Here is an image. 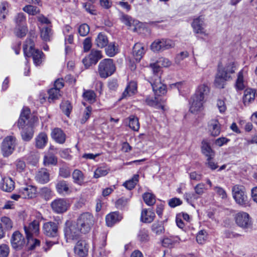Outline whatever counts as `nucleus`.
Listing matches in <instances>:
<instances>
[{"label":"nucleus","instance_id":"60","mask_svg":"<svg viewBox=\"0 0 257 257\" xmlns=\"http://www.w3.org/2000/svg\"><path fill=\"white\" fill-rule=\"evenodd\" d=\"M128 201L127 198L122 197L116 201L115 206L118 209H122L127 205Z\"/></svg>","mask_w":257,"mask_h":257},{"label":"nucleus","instance_id":"63","mask_svg":"<svg viewBox=\"0 0 257 257\" xmlns=\"http://www.w3.org/2000/svg\"><path fill=\"white\" fill-rule=\"evenodd\" d=\"M155 64L158 66L160 68V66L163 67H167L171 65V62L169 60L166 58H160L157 61V63H154Z\"/></svg>","mask_w":257,"mask_h":257},{"label":"nucleus","instance_id":"45","mask_svg":"<svg viewBox=\"0 0 257 257\" xmlns=\"http://www.w3.org/2000/svg\"><path fill=\"white\" fill-rule=\"evenodd\" d=\"M72 177L74 182L80 185L84 180L83 175L82 172L79 170H75L72 173Z\"/></svg>","mask_w":257,"mask_h":257},{"label":"nucleus","instance_id":"31","mask_svg":"<svg viewBox=\"0 0 257 257\" xmlns=\"http://www.w3.org/2000/svg\"><path fill=\"white\" fill-rule=\"evenodd\" d=\"M137 85L135 81L130 82L122 94V98H126L134 94L137 91Z\"/></svg>","mask_w":257,"mask_h":257},{"label":"nucleus","instance_id":"6","mask_svg":"<svg viewBox=\"0 0 257 257\" xmlns=\"http://www.w3.org/2000/svg\"><path fill=\"white\" fill-rule=\"evenodd\" d=\"M232 193L235 202L239 205L246 207L249 206V201L244 186L235 185L232 188Z\"/></svg>","mask_w":257,"mask_h":257},{"label":"nucleus","instance_id":"3","mask_svg":"<svg viewBox=\"0 0 257 257\" xmlns=\"http://www.w3.org/2000/svg\"><path fill=\"white\" fill-rule=\"evenodd\" d=\"M209 91V88L206 84H202L198 86L190 101V111L191 113H195L202 109Z\"/></svg>","mask_w":257,"mask_h":257},{"label":"nucleus","instance_id":"41","mask_svg":"<svg viewBox=\"0 0 257 257\" xmlns=\"http://www.w3.org/2000/svg\"><path fill=\"white\" fill-rule=\"evenodd\" d=\"M84 99L89 103H93L96 100V94L93 90H84L83 93Z\"/></svg>","mask_w":257,"mask_h":257},{"label":"nucleus","instance_id":"64","mask_svg":"<svg viewBox=\"0 0 257 257\" xmlns=\"http://www.w3.org/2000/svg\"><path fill=\"white\" fill-rule=\"evenodd\" d=\"M10 248L6 244L0 245V257H7L9 254Z\"/></svg>","mask_w":257,"mask_h":257},{"label":"nucleus","instance_id":"2","mask_svg":"<svg viewBox=\"0 0 257 257\" xmlns=\"http://www.w3.org/2000/svg\"><path fill=\"white\" fill-rule=\"evenodd\" d=\"M150 66L152 69L153 75L148 78V82L156 95H164L167 92V86L162 82L161 79L162 73L161 68L155 64H151Z\"/></svg>","mask_w":257,"mask_h":257},{"label":"nucleus","instance_id":"11","mask_svg":"<svg viewBox=\"0 0 257 257\" xmlns=\"http://www.w3.org/2000/svg\"><path fill=\"white\" fill-rule=\"evenodd\" d=\"M16 140L13 136H7L3 141L2 145V152L4 157L11 155L15 149Z\"/></svg>","mask_w":257,"mask_h":257},{"label":"nucleus","instance_id":"12","mask_svg":"<svg viewBox=\"0 0 257 257\" xmlns=\"http://www.w3.org/2000/svg\"><path fill=\"white\" fill-rule=\"evenodd\" d=\"M69 207L68 200L65 198L56 199L51 203V207L53 211L57 214L66 212Z\"/></svg>","mask_w":257,"mask_h":257},{"label":"nucleus","instance_id":"17","mask_svg":"<svg viewBox=\"0 0 257 257\" xmlns=\"http://www.w3.org/2000/svg\"><path fill=\"white\" fill-rule=\"evenodd\" d=\"M118 17L120 21L128 27L134 26V31L136 30V26L139 23L137 20H134L131 16L124 14L123 12L119 11L118 12Z\"/></svg>","mask_w":257,"mask_h":257},{"label":"nucleus","instance_id":"18","mask_svg":"<svg viewBox=\"0 0 257 257\" xmlns=\"http://www.w3.org/2000/svg\"><path fill=\"white\" fill-rule=\"evenodd\" d=\"M21 194V198L30 199L35 197L37 193V188L32 185H27L19 189Z\"/></svg>","mask_w":257,"mask_h":257},{"label":"nucleus","instance_id":"27","mask_svg":"<svg viewBox=\"0 0 257 257\" xmlns=\"http://www.w3.org/2000/svg\"><path fill=\"white\" fill-rule=\"evenodd\" d=\"M56 189L59 194L67 195L71 192L68 184L65 181L62 180L57 182L56 185Z\"/></svg>","mask_w":257,"mask_h":257},{"label":"nucleus","instance_id":"58","mask_svg":"<svg viewBox=\"0 0 257 257\" xmlns=\"http://www.w3.org/2000/svg\"><path fill=\"white\" fill-rule=\"evenodd\" d=\"M40 195L46 200L50 199L52 196V191L47 187H43L40 191Z\"/></svg>","mask_w":257,"mask_h":257},{"label":"nucleus","instance_id":"35","mask_svg":"<svg viewBox=\"0 0 257 257\" xmlns=\"http://www.w3.org/2000/svg\"><path fill=\"white\" fill-rule=\"evenodd\" d=\"M48 137L45 133H40L36 138V146L39 149H43L47 144Z\"/></svg>","mask_w":257,"mask_h":257},{"label":"nucleus","instance_id":"15","mask_svg":"<svg viewBox=\"0 0 257 257\" xmlns=\"http://www.w3.org/2000/svg\"><path fill=\"white\" fill-rule=\"evenodd\" d=\"M191 26L195 33L206 35L204 28V18L203 16H200L194 19Z\"/></svg>","mask_w":257,"mask_h":257},{"label":"nucleus","instance_id":"62","mask_svg":"<svg viewBox=\"0 0 257 257\" xmlns=\"http://www.w3.org/2000/svg\"><path fill=\"white\" fill-rule=\"evenodd\" d=\"M108 173V171L107 170L102 167H99L95 171L94 173V177L95 178H98L100 177L106 175Z\"/></svg>","mask_w":257,"mask_h":257},{"label":"nucleus","instance_id":"7","mask_svg":"<svg viewBox=\"0 0 257 257\" xmlns=\"http://www.w3.org/2000/svg\"><path fill=\"white\" fill-rule=\"evenodd\" d=\"M115 66L111 59H104L98 65V72L101 78H106L115 71Z\"/></svg>","mask_w":257,"mask_h":257},{"label":"nucleus","instance_id":"34","mask_svg":"<svg viewBox=\"0 0 257 257\" xmlns=\"http://www.w3.org/2000/svg\"><path fill=\"white\" fill-rule=\"evenodd\" d=\"M180 239L178 236L165 237L162 241V245L165 247H172L175 244L179 243Z\"/></svg>","mask_w":257,"mask_h":257},{"label":"nucleus","instance_id":"44","mask_svg":"<svg viewBox=\"0 0 257 257\" xmlns=\"http://www.w3.org/2000/svg\"><path fill=\"white\" fill-rule=\"evenodd\" d=\"M129 127L134 131H138L140 128V123L138 117L132 115L129 117Z\"/></svg>","mask_w":257,"mask_h":257},{"label":"nucleus","instance_id":"21","mask_svg":"<svg viewBox=\"0 0 257 257\" xmlns=\"http://www.w3.org/2000/svg\"><path fill=\"white\" fill-rule=\"evenodd\" d=\"M0 187L5 192H11L15 188V182L11 178L4 177L2 179Z\"/></svg>","mask_w":257,"mask_h":257},{"label":"nucleus","instance_id":"29","mask_svg":"<svg viewBox=\"0 0 257 257\" xmlns=\"http://www.w3.org/2000/svg\"><path fill=\"white\" fill-rule=\"evenodd\" d=\"M256 92L254 89L247 88L244 90L243 102L245 105H248L253 102L255 97Z\"/></svg>","mask_w":257,"mask_h":257},{"label":"nucleus","instance_id":"23","mask_svg":"<svg viewBox=\"0 0 257 257\" xmlns=\"http://www.w3.org/2000/svg\"><path fill=\"white\" fill-rule=\"evenodd\" d=\"M51 137L55 141L59 144H64L66 140V135L59 128H55L51 132Z\"/></svg>","mask_w":257,"mask_h":257},{"label":"nucleus","instance_id":"53","mask_svg":"<svg viewBox=\"0 0 257 257\" xmlns=\"http://www.w3.org/2000/svg\"><path fill=\"white\" fill-rule=\"evenodd\" d=\"M61 108L63 111V112L67 116H68L72 110V106L71 105V104L70 102L68 101H63L61 105Z\"/></svg>","mask_w":257,"mask_h":257},{"label":"nucleus","instance_id":"46","mask_svg":"<svg viewBox=\"0 0 257 257\" xmlns=\"http://www.w3.org/2000/svg\"><path fill=\"white\" fill-rule=\"evenodd\" d=\"M9 4L6 2L0 3V20H4L8 13Z\"/></svg>","mask_w":257,"mask_h":257},{"label":"nucleus","instance_id":"54","mask_svg":"<svg viewBox=\"0 0 257 257\" xmlns=\"http://www.w3.org/2000/svg\"><path fill=\"white\" fill-rule=\"evenodd\" d=\"M51 34V29L48 27H44L41 31V37L42 39L45 41H49Z\"/></svg>","mask_w":257,"mask_h":257},{"label":"nucleus","instance_id":"19","mask_svg":"<svg viewBox=\"0 0 257 257\" xmlns=\"http://www.w3.org/2000/svg\"><path fill=\"white\" fill-rule=\"evenodd\" d=\"M88 251V245L84 240L78 241L74 247L75 253L81 257L87 255Z\"/></svg>","mask_w":257,"mask_h":257},{"label":"nucleus","instance_id":"4","mask_svg":"<svg viewBox=\"0 0 257 257\" xmlns=\"http://www.w3.org/2000/svg\"><path fill=\"white\" fill-rule=\"evenodd\" d=\"M34 42L32 38L26 40L23 46V51L25 57H33V62L36 66L40 65L44 60V54L38 49L34 48Z\"/></svg>","mask_w":257,"mask_h":257},{"label":"nucleus","instance_id":"52","mask_svg":"<svg viewBox=\"0 0 257 257\" xmlns=\"http://www.w3.org/2000/svg\"><path fill=\"white\" fill-rule=\"evenodd\" d=\"M22 139L25 141H29L32 139L33 136V133L32 132L31 128L28 127L23 130L21 133Z\"/></svg>","mask_w":257,"mask_h":257},{"label":"nucleus","instance_id":"57","mask_svg":"<svg viewBox=\"0 0 257 257\" xmlns=\"http://www.w3.org/2000/svg\"><path fill=\"white\" fill-rule=\"evenodd\" d=\"M207 232L203 230L198 232L196 235V241L199 244H203L207 238Z\"/></svg>","mask_w":257,"mask_h":257},{"label":"nucleus","instance_id":"24","mask_svg":"<svg viewBox=\"0 0 257 257\" xmlns=\"http://www.w3.org/2000/svg\"><path fill=\"white\" fill-rule=\"evenodd\" d=\"M122 218V216L118 212H113L106 216L105 220L106 225L111 227L115 223L119 222Z\"/></svg>","mask_w":257,"mask_h":257},{"label":"nucleus","instance_id":"16","mask_svg":"<svg viewBox=\"0 0 257 257\" xmlns=\"http://www.w3.org/2000/svg\"><path fill=\"white\" fill-rule=\"evenodd\" d=\"M205 190V184L204 183H199L194 187L195 193H186L184 194V198L189 202V200L197 199L198 197L196 195H202Z\"/></svg>","mask_w":257,"mask_h":257},{"label":"nucleus","instance_id":"40","mask_svg":"<svg viewBox=\"0 0 257 257\" xmlns=\"http://www.w3.org/2000/svg\"><path fill=\"white\" fill-rule=\"evenodd\" d=\"M139 175L135 174L133 178L123 183V186L128 190L133 189L139 181Z\"/></svg>","mask_w":257,"mask_h":257},{"label":"nucleus","instance_id":"42","mask_svg":"<svg viewBox=\"0 0 257 257\" xmlns=\"http://www.w3.org/2000/svg\"><path fill=\"white\" fill-rule=\"evenodd\" d=\"M137 236L139 240L142 243L147 242L150 239L149 231L145 228L140 230Z\"/></svg>","mask_w":257,"mask_h":257},{"label":"nucleus","instance_id":"48","mask_svg":"<svg viewBox=\"0 0 257 257\" xmlns=\"http://www.w3.org/2000/svg\"><path fill=\"white\" fill-rule=\"evenodd\" d=\"M144 202L149 206L153 205L156 202L155 196L150 193H145L143 195Z\"/></svg>","mask_w":257,"mask_h":257},{"label":"nucleus","instance_id":"56","mask_svg":"<svg viewBox=\"0 0 257 257\" xmlns=\"http://www.w3.org/2000/svg\"><path fill=\"white\" fill-rule=\"evenodd\" d=\"M16 26L26 25V19L23 13L18 14L15 18Z\"/></svg>","mask_w":257,"mask_h":257},{"label":"nucleus","instance_id":"33","mask_svg":"<svg viewBox=\"0 0 257 257\" xmlns=\"http://www.w3.org/2000/svg\"><path fill=\"white\" fill-rule=\"evenodd\" d=\"M201 151L207 158H213L214 156V151L206 141L203 140L202 142Z\"/></svg>","mask_w":257,"mask_h":257},{"label":"nucleus","instance_id":"25","mask_svg":"<svg viewBox=\"0 0 257 257\" xmlns=\"http://www.w3.org/2000/svg\"><path fill=\"white\" fill-rule=\"evenodd\" d=\"M155 217V214L151 209H143L141 212V220L144 223H151Z\"/></svg>","mask_w":257,"mask_h":257},{"label":"nucleus","instance_id":"9","mask_svg":"<svg viewBox=\"0 0 257 257\" xmlns=\"http://www.w3.org/2000/svg\"><path fill=\"white\" fill-rule=\"evenodd\" d=\"M83 234L75 222L67 224L64 228V235L67 242H69V240L78 239Z\"/></svg>","mask_w":257,"mask_h":257},{"label":"nucleus","instance_id":"37","mask_svg":"<svg viewBox=\"0 0 257 257\" xmlns=\"http://www.w3.org/2000/svg\"><path fill=\"white\" fill-rule=\"evenodd\" d=\"M82 222L87 224H93V216L89 212H85L81 214L78 217Z\"/></svg>","mask_w":257,"mask_h":257},{"label":"nucleus","instance_id":"59","mask_svg":"<svg viewBox=\"0 0 257 257\" xmlns=\"http://www.w3.org/2000/svg\"><path fill=\"white\" fill-rule=\"evenodd\" d=\"M83 8L90 14L93 15H96V11L92 4L88 3H83Z\"/></svg>","mask_w":257,"mask_h":257},{"label":"nucleus","instance_id":"22","mask_svg":"<svg viewBox=\"0 0 257 257\" xmlns=\"http://www.w3.org/2000/svg\"><path fill=\"white\" fill-rule=\"evenodd\" d=\"M36 180L40 184H45L49 181L50 174L45 168L41 169L36 174Z\"/></svg>","mask_w":257,"mask_h":257},{"label":"nucleus","instance_id":"30","mask_svg":"<svg viewBox=\"0 0 257 257\" xmlns=\"http://www.w3.org/2000/svg\"><path fill=\"white\" fill-rule=\"evenodd\" d=\"M209 130L211 135L218 136L220 133V124L217 119L211 120L209 122Z\"/></svg>","mask_w":257,"mask_h":257},{"label":"nucleus","instance_id":"36","mask_svg":"<svg viewBox=\"0 0 257 257\" xmlns=\"http://www.w3.org/2000/svg\"><path fill=\"white\" fill-rule=\"evenodd\" d=\"M95 43L97 47L101 48L107 46L108 43L107 36L104 34L100 33L95 39Z\"/></svg>","mask_w":257,"mask_h":257},{"label":"nucleus","instance_id":"51","mask_svg":"<svg viewBox=\"0 0 257 257\" xmlns=\"http://www.w3.org/2000/svg\"><path fill=\"white\" fill-rule=\"evenodd\" d=\"M57 163V158L52 154H48L44 158V164L45 166L55 165Z\"/></svg>","mask_w":257,"mask_h":257},{"label":"nucleus","instance_id":"38","mask_svg":"<svg viewBox=\"0 0 257 257\" xmlns=\"http://www.w3.org/2000/svg\"><path fill=\"white\" fill-rule=\"evenodd\" d=\"M0 220L2 222V226H4L5 231H10L13 227V221L7 216H3L1 218Z\"/></svg>","mask_w":257,"mask_h":257},{"label":"nucleus","instance_id":"13","mask_svg":"<svg viewBox=\"0 0 257 257\" xmlns=\"http://www.w3.org/2000/svg\"><path fill=\"white\" fill-rule=\"evenodd\" d=\"M102 58L101 51L92 49L90 53L82 60V62L86 67H89L92 64H96Z\"/></svg>","mask_w":257,"mask_h":257},{"label":"nucleus","instance_id":"47","mask_svg":"<svg viewBox=\"0 0 257 257\" xmlns=\"http://www.w3.org/2000/svg\"><path fill=\"white\" fill-rule=\"evenodd\" d=\"M28 32L26 25L16 26L15 30V33L18 37H24Z\"/></svg>","mask_w":257,"mask_h":257},{"label":"nucleus","instance_id":"10","mask_svg":"<svg viewBox=\"0 0 257 257\" xmlns=\"http://www.w3.org/2000/svg\"><path fill=\"white\" fill-rule=\"evenodd\" d=\"M175 45L174 41L170 39H157L152 43L151 49L154 52H159L172 48Z\"/></svg>","mask_w":257,"mask_h":257},{"label":"nucleus","instance_id":"20","mask_svg":"<svg viewBox=\"0 0 257 257\" xmlns=\"http://www.w3.org/2000/svg\"><path fill=\"white\" fill-rule=\"evenodd\" d=\"M24 229L28 239L32 234H37L39 231V222L38 220H35L31 222L28 227L25 226Z\"/></svg>","mask_w":257,"mask_h":257},{"label":"nucleus","instance_id":"26","mask_svg":"<svg viewBox=\"0 0 257 257\" xmlns=\"http://www.w3.org/2000/svg\"><path fill=\"white\" fill-rule=\"evenodd\" d=\"M145 52V47L141 43H136L133 47V55L137 61H140Z\"/></svg>","mask_w":257,"mask_h":257},{"label":"nucleus","instance_id":"32","mask_svg":"<svg viewBox=\"0 0 257 257\" xmlns=\"http://www.w3.org/2000/svg\"><path fill=\"white\" fill-rule=\"evenodd\" d=\"M246 72L244 69H242L237 74V77L235 84V88L237 90H242L245 88L244 74Z\"/></svg>","mask_w":257,"mask_h":257},{"label":"nucleus","instance_id":"49","mask_svg":"<svg viewBox=\"0 0 257 257\" xmlns=\"http://www.w3.org/2000/svg\"><path fill=\"white\" fill-rule=\"evenodd\" d=\"M164 227L162 222H155L152 225V231L157 235L164 232Z\"/></svg>","mask_w":257,"mask_h":257},{"label":"nucleus","instance_id":"8","mask_svg":"<svg viewBox=\"0 0 257 257\" xmlns=\"http://www.w3.org/2000/svg\"><path fill=\"white\" fill-rule=\"evenodd\" d=\"M234 219L236 224L245 231L252 227L251 217L247 212L240 211L234 215Z\"/></svg>","mask_w":257,"mask_h":257},{"label":"nucleus","instance_id":"55","mask_svg":"<svg viewBox=\"0 0 257 257\" xmlns=\"http://www.w3.org/2000/svg\"><path fill=\"white\" fill-rule=\"evenodd\" d=\"M23 10L25 12L32 15H35L40 12L39 8L32 5L26 6L23 8Z\"/></svg>","mask_w":257,"mask_h":257},{"label":"nucleus","instance_id":"61","mask_svg":"<svg viewBox=\"0 0 257 257\" xmlns=\"http://www.w3.org/2000/svg\"><path fill=\"white\" fill-rule=\"evenodd\" d=\"M89 26L86 24H83L79 26L78 32L80 36H85L89 33Z\"/></svg>","mask_w":257,"mask_h":257},{"label":"nucleus","instance_id":"14","mask_svg":"<svg viewBox=\"0 0 257 257\" xmlns=\"http://www.w3.org/2000/svg\"><path fill=\"white\" fill-rule=\"evenodd\" d=\"M11 243L12 247L16 250L22 249L26 244V240L24 237L19 231H15L11 238Z\"/></svg>","mask_w":257,"mask_h":257},{"label":"nucleus","instance_id":"28","mask_svg":"<svg viewBox=\"0 0 257 257\" xmlns=\"http://www.w3.org/2000/svg\"><path fill=\"white\" fill-rule=\"evenodd\" d=\"M30 110L28 108H24L18 120V125L19 128H23L25 124L28 125V120L29 118Z\"/></svg>","mask_w":257,"mask_h":257},{"label":"nucleus","instance_id":"43","mask_svg":"<svg viewBox=\"0 0 257 257\" xmlns=\"http://www.w3.org/2000/svg\"><path fill=\"white\" fill-rule=\"evenodd\" d=\"M118 52V48L114 43H110L105 48L106 54L109 57H113Z\"/></svg>","mask_w":257,"mask_h":257},{"label":"nucleus","instance_id":"50","mask_svg":"<svg viewBox=\"0 0 257 257\" xmlns=\"http://www.w3.org/2000/svg\"><path fill=\"white\" fill-rule=\"evenodd\" d=\"M48 100L50 102L59 98L60 96V91L54 87L48 91Z\"/></svg>","mask_w":257,"mask_h":257},{"label":"nucleus","instance_id":"39","mask_svg":"<svg viewBox=\"0 0 257 257\" xmlns=\"http://www.w3.org/2000/svg\"><path fill=\"white\" fill-rule=\"evenodd\" d=\"M75 223L78 225V228L84 234L88 233L93 225V224L83 223L78 218H77V221Z\"/></svg>","mask_w":257,"mask_h":257},{"label":"nucleus","instance_id":"5","mask_svg":"<svg viewBox=\"0 0 257 257\" xmlns=\"http://www.w3.org/2000/svg\"><path fill=\"white\" fill-rule=\"evenodd\" d=\"M43 228L44 233L46 236L54 238V240L53 241L50 240H47L46 241L47 247L45 248V251H47L50 249L51 246L59 242L58 224L52 221L46 222L44 224Z\"/></svg>","mask_w":257,"mask_h":257},{"label":"nucleus","instance_id":"1","mask_svg":"<svg viewBox=\"0 0 257 257\" xmlns=\"http://www.w3.org/2000/svg\"><path fill=\"white\" fill-rule=\"evenodd\" d=\"M237 68V63L232 60L228 61L224 66H219L214 80L215 86L219 88H224L226 82L232 79L231 75Z\"/></svg>","mask_w":257,"mask_h":257}]
</instances>
